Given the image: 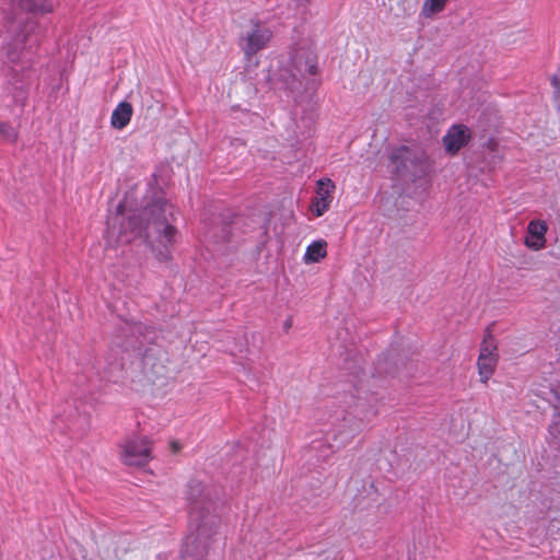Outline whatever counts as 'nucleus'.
Segmentation results:
<instances>
[{
  "mask_svg": "<svg viewBox=\"0 0 560 560\" xmlns=\"http://www.w3.org/2000/svg\"><path fill=\"white\" fill-rule=\"evenodd\" d=\"M186 500L189 504L190 522L196 527V533L194 537L187 538L182 560H206L221 521L217 514L212 513L213 503L200 481L188 482Z\"/></svg>",
  "mask_w": 560,
  "mask_h": 560,
  "instance_id": "1",
  "label": "nucleus"
},
{
  "mask_svg": "<svg viewBox=\"0 0 560 560\" xmlns=\"http://www.w3.org/2000/svg\"><path fill=\"white\" fill-rule=\"evenodd\" d=\"M128 225L135 236H143L158 260L166 262L172 259V247L177 230L167 223L161 207L153 206L144 209L140 218H129Z\"/></svg>",
  "mask_w": 560,
  "mask_h": 560,
  "instance_id": "2",
  "label": "nucleus"
},
{
  "mask_svg": "<svg viewBox=\"0 0 560 560\" xmlns=\"http://www.w3.org/2000/svg\"><path fill=\"white\" fill-rule=\"evenodd\" d=\"M7 43L3 47L7 59L11 63H22L28 51L33 49L30 37L37 27V22L30 16L5 18Z\"/></svg>",
  "mask_w": 560,
  "mask_h": 560,
  "instance_id": "3",
  "label": "nucleus"
},
{
  "mask_svg": "<svg viewBox=\"0 0 560 560\" xmlns=\"http://www.w3.org/2000/svg\"><path fill=\"white\" fill-rule=\"evenodd\" d=\"M119 447L120 460L127 466H145L152 459V442L147 436H130Z\"/></svg>",
  "mask_w": 560,
  "mask_h": 560,
  "instance_id": "4",
  "label": "nucleus"
},
{
  "mask_svg": "<svg viewBox=\"0 0 560 560\" xmlns=\"http://www.w3.org/2000/svg\"><path fill=\"white\" fill-rule=\"evenodd\" d=\"M498 363V341L488 328L480 343L479 355L477 359L478 375L482 384H488L489 380L495 372Z\"/></svg>",
  "mask_w": 560,
  "mask_h": 560,
  "instance_id": "5",
  "label": "nucleus"
},
{
  "mask_svg": "<svg viewBox=\"0 0 560 560\" xmlns=\"http://www.w3.org/2000/svg\"><path fill=\"white\" fill-rule=\"evenodd\" d=\"M272 38V31L260 22H252V28L241 37V47L250 58L265 49Z\"/></svg>",
  "mask_w": 560,
  "mask_h": 560,
  "instance_id": "6",
  "label": "nucleus"
},
{
  "mask_svg": "<svg viewBox=\"0 0 560 560\" xmlns=\"http://www.w3.org/2000/svg\"><path fill=\"white\" fill-rule=\"evenodd\" d=\"M54 0H11V16H28L32 14H48L54 11Z\"/></svg>",
  "mask_w": 560,
  "mask_h": 560,
  "instance_id": "7",
  "label": "nucleus"
},
{
  "mask_svg": "<svg viewBox=\"0 0 560 560\" xmlns=\"http://www.w3.org/2000/svg\"><path fill=\"white\" fill-rule=\"evenodd\" d=\"M335 183L329 178L319 179L316 184V197L312 201V210L316 217L328 211L334 199Z\"/></svg>",
  "mask_w": 560,
  "mask_h": 560,
  "instance_id": "8",
  "label": "nucleus"
},
{
  "mask_svg": "<svg viewBox=\"0 0 560 560\" xmlns=\"http://www.w3.org/2000/svg\"><path fill=\"white\" fill-rule=\"evenodd\" d=\"M548 224L544 220H532L527 224L526 235L524 240L525 246L530 250H540L546 247V234Z\"/></svg>",
  "mask_w": 560,
  "mask_h": 560,
  "instance_id": "9",
  "label": "nucleus"
},
{
  "mask_svg": "<svg viewBox=\"0 0 560 560\" xmlns=\"http://www.w3.org/2000/svg\"><path fill=\"white\" fill-rule=\"evenodd\" d=\"M470 130L464 125L452 126L443 137V144L447 153L454 155L470 140Z\"/></svg>",
  "mask_w": 560,
  "mask_h": 560,
  "instance_id": "10",
  "label": "nucleus"
},
{
  "mask_svg": "<svg viewBox=\"0 0 560 560\" xmlns=\"http://www.w3.org/2000/svg\"><path fill=\"white\" fill-rule=\"evenodd\" d=\"M132 113L133 109L130 103L120 102L112 113V126L118 130L124 129L130 122Z\"/></svg>",
  "mask_w": 560,
  "mask_h": 560,
  "instance_id": "11",
  "label": "nucleus"
},
{
  "mask_svg": "<svg viewBox=\"0 0 560 560\" xmlns=\"http://www.w3.org/2000/svg\"><path fill=\"white\" fill-rule=\"evenodd\" d=\"M166 368L152 357L145 355L143 359V372L147 380L154 383L158 378L165 374Z\"/></svg>",
  "mask_w": 560,
  "mask_h": 560,
  "instance_id": "12",
  "label": "nucleus"
},
{
  "mask_svg": "<svg viewBox=\"0 0 560 560\" xmlns=\"http://www.w3.org/2000/svg\"><path fill=\"white\" fill-rule=\"evenodd\" d=\"M327 256V243L324 240L314 241L311 243L305 252V262H318Z\"/></svg>",
  "mask_w": 560,
  "mask_h": 560,
  "instance_id": "13",
  "label": "nucleus"
},
{
  "mask_svg": "<svg viewBox=\"0 0 560 560\" xmlns=\"http://www.w3.org/2000/svg\"><path fill=\"white\" fill-rule=\"evenodd\" d=\"M412 150L406 145H401L392 151L389 160L396 165V171L407 168V163L411 161Z\"/></svg>",
  "mask_w": 560,
  "mask_h": 560,
  "instance_id": "14",
  "label": "nucleus"
},
{
  "mask_svg": "<svg viewBox=\"0 0 560 560\" xmlns=\"http://www.w3.org/2000/svg\"><path fill=\"white\" fill-rule=\"evenodd\" d=\"M302 55L305 56V62L302 63L298 61L295 58L293 59L294 66L298 69L299 72H306L311 75L316 74L317 67L315 65L314 57L308 51H302Z\"/></svg>",
  "mask_w": 560,
  "mask_h": 560,
  "instance_id": "15",
  "label": "nucleus"
},
{
  "mask_svg": "<svg viewBox=\"0 0 560 560\" xmlns=\"http://www.w3.org/2000/svg\"><path fill=\"white\" fill-rule=\"evenodd\" d=\"M447 0H425L422 13L425 16H431L444 10Z\"/></svg>",
  "mask_w": 560,
  "mask_h": 560,
  "instance_id": "16",
  "label": "nucleus"
},
{
  "mask_svg": "<svg viewBox=\"0 0 560 560\" xmlns=\"http://www.w3.org/2000/svg\"><path fill=\"white\" fill-rule=\"evenodd\" d=\"M0 136L8 142L14 143L18 140V131L8 122L0 121Z\"/></svg>",
  "mask_w": 560,
  "mask_h": 560,
  "instance_id": "17",
  "label": "nucleus"
},
{
  "mask_svg": "<svg viewBox=\"0 0 560 560\" xmlns=\"http://www.w3.org/2000/svg\"><path fill=\"white\" fill-rule=\"evenodd\" d=\"M551 85L553 88V103L560 109V80L557 75L551 78Z\"/></svg>",
  "mask_w": 560,
  "mask_h": 560,
  "instance_id": "18",
  "label": "nucleus"
},
{
  "mask_svg": "<svg viewBox=\"0 0 560 560\" xmlns=\"http://www.w3.org/2000/svg\"><path fill=\"white\" fill-rule=\"evenodd\" d=\"M549 433L553 439L560 441V420H552L549 425Z\"/></svg>",
  "mask_w": 560,
  "mask_h": 560,
  "instance_id": "19",
  "label": "nucleus"
},
{
  "mask_svg": "<svg viewBox=\"0 0 560 560\" xmlns=\"http://www.w3.org/2000/svg\"><path fill=\"white\" fill-rule=\"evenodd\" d=\"M290 2L294 8L305 10L311 4L312 0H290Z\"/></svg>",
  "mask_w": 560,
  "mask_h": 560,
  "instance_id": "20",
  "label": "nucleus"
},
{
  "mask_svg": "<svg viewBox=\"0 0 560 560\" xmlns=\"http://www.w3.org/2000/svg\"><path fill=\"white\" fill-rule=\"evenodd\" d=\"M552 420H560V405L555 406V413Z\"/></svg>",
  "mask_w": 560,
  "mask_h": 560,
  "instance_id": "21",
  "label": "nucleus"
},
{
  "mask_svg": "<svg viewBox=\"0 0 560 560\" xmlns=\"http://www.w3.org/2000/svg\"><path fill=\"white\" fill-rule=\"evenodd\" d=\"M171 447H172V451H173L174 453H176V452H178V451L180 450V445H179V443H178V442H176V441H173V442L171 443Z\"/></svg>",
  "mask_w": 560,
  "mask_h": 560,
  "instance_id": "22",
  "label": "nucleus"
},
{
  "mask_svg": "<svg viewBox=\"0 0 560 560\" xmlns=\"http://www.w3.org/2000/svg\"><path fill=\"white\" fill-rule=\"evenodd\" d=\"M290 326H291V323H290V322L285 323V327H287V328H289Z\"/></svg>",
  "mask_w": 560,
  "mask_h": 560,
  "instance_id": "23",
  "label": "nucleus"
}]
</instances>
